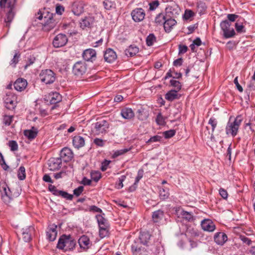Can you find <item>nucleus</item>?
<instances>
[{"label":"nucleus","mask_w":255,"mask_h":255,"mask_svg":"<svg viewBox=\"0 0 255 255\" xmlns=\"http://www.w3.org/2000/svg\"><path fill=\"white\" fill-rule=\"evenodd\" d=\"M76 246V241L71 235H63L59 239L57 248L64 252L73 251Z\"/></svg>","instance_id":"1"},{"label":"nucleus","mask_w":255,"mask_h":255,"mask_svg":"<svg viewBox=\"0 0 255 255\" xmlns=\"http://www.w3.org/2000/svg\"><path fill=\"white\" fill-rule=\"evenodd\" d=\"M243 121L241 115L238 116L233 122L230 120L226 127V132L227 135L235 137L238 133L240 125Z\"/></svg>","instance_id":"2"},{"label":"nucleus","mask_w":255,"mask_h":255,"mask_svg":"<svg viewBox=\"0 0 255 255\" xmlns=\"http://www.w3.org/2000/svg\"><path fill=\"white\" fill-rule=\"evenodd\" d=\"M99 227V236L101 238L108 237L110 235V225L108 221L101 215H96Z\"/></svg>","instance_id":"3"},{"label":"nucleus","mask_w":255,"mask_h":255,"mask_svg":"<svg viewBox=\"0 0 255 255\" xmlns=\"http://www.w3.org/2000/svg\"><path fill=\"white\" fill-rule=\"evenodd\" d=\"M94 125L93 132L96 135L106 133L109 128V122L104 119L98 120Z\"/></svg>","instance_id":"4"},{"label":"nucleus","mask_w":255,"mask_h":255,"mask_svg":"<svg viewBox=\"0 0 255 255\" xmlns=\"http://www.w3.org/2000/svg\"><path fill=\"white\" fill-rule=\"evenodd\" d=\"M39 78L41 81L45 84H51L56 79L55 74L50 69L42 70L40 74Z\"/></svg>","instance_id":"5"},{"label":"nucleus","mask_w":255,"mask_h":255,"mask_svg":"<svg viewBox=\"0 0 255 255\" xmlns=\"http://www.w3.org/2000/svg\"><path fill=\"white\" fill-rule=\"evenodd\" d=\"M148 248L135 239L131 245V251L133 255H142L147 252Z\"/></svg>","instance_id":"6"},{"label":"nucleus","mask_w":255,"mask_h":255,"mask_svg":"<svg viewBox=\"0 0 255 255\" xmlns=\"http://www.w3.org/2000/svg\"><path fill=\"white\" fill-rule=\"evenodd\" d=\"M87 70V65L81 61L76 62L72 67L73 74L78 77H81L85 74Z\"/></svg>","instance_id":"7"},{"label":"nucleus","mask_w":255,"mask_h":255,"mask_svg":"<svg viewBox=\"0 0 255 255\" xmlns=\"http://www.w3.org/2000/svg\"><path fill=\"white\" fill-rule=\"evenodd\" d=\"M48 190L55 196H61L68 200H72L73 198L72 194H70L64 191L59 190L54 185L52 184L48 186Z\"/></svg>","instance_id":"8"},{"label":"nucleus","mask_w":255,"mask_h":255,"mask_svg":"<svg viewBox=\"0 0 255 255\" xmlns=\"http://www.w3.org/2000/svg\"><path fill=\"white\" fill-rule=\"evenodd\" d=\"M68 40L66 34L59 33L54 38L52 44L54 47L60 48L65 46L67 44Z\"/></svg>","instance_id":"9"},{"label":"nucleus","mask_w":255,"mask_h":255,"mask_svg":"<svg viewBox=\"0 0 255 255\" xmlns=\"http://www.w3.org/2000/svg\"><path fill=\"white\" fill-rule=\"evenodd\" d=\"M47 15L48 16V17L46 16L44 17V24L43 26V29L45 31H49L55 27L56 22L55 20L53 18L52 13H48Z\"/></svg>","instance_id":"10"},{"label":"nucleus","mask_w":255,"mask_h":255,"mask_svg":"<svg viewBox=\"0 0 255 255\" xmlns=\"http://www.w3.org/2000/svg\"><path fill=\"white\" fill-rule=\"evenodd\" d=\"M78 244L81 250V252L87 251L92 245L89 238L86 235H83L79 239Z\"/></svg>","instance_id":"11"},{"label":"nucleus","mask_w":255,"mask_h":255,"mask_svg":"<svg viewBox=\"0 0 255 255\" xmlns=\"http://www.w3.org/2000/svg\"><path fill=\"white\" fill-rule=\"evenodd\" d=\"M59 158L65 162H69L73 158V153L70 148L64 147L60 151Z\"/></svg>","instance_id":"12"},{"label":"nucleus","mask_w":255,"mask_h":255,"mask_svg":"<svg viewBox=\"0 0 255 255\" xmlns=\"http://www.w3.org/2000/svg\"><path fill=\"white\" fill-rule=\"evenodd\" d=\"M131 15L135 22H139L143 20L145 14L142 8H136L132 11Z\"/></svg>","instance_id":"13"},{"label":"nucleus","mask_w":255,"mask_h":255,"mask_svg":"<svg viewBox=\"0 0 255 255\" xmlns=\"http://www.w3.org/2000/svg\"><path fill=\"white\" fill-rule=\"evenodd\" d=\"M152 235L148 231H141L137 238V240L148 247L150 244L151 238Z\"/></svg>","instance_id":"14"},{"label":"nucleus","mask_w":255,"mask_h":255,"mask_svg":"<svg viewBox=\"0 0 255 255\" xmlns=\"http://www.w3.org/2000/svg\"><path fill=\"white\" fill-rule=\"evenodd\" d=\"M48 167L50 170L54 171L61 168L62 161L59 157H52L48 160Z\"/></svg>","instance_id":"15"},{"label":"nucleus","mask_w":255,"mask_h":255,"mask_svg":"<svg viewBox=\"0 0 255 255\" xmlns=\"http://www.w3.org/2000/svg\"><path fill=\"white\" fill-rule=\"evenodd\" d=\"M82 56L85 61L93 62L96 58V51L91 48L86 49L84 51Z\"/></svg>","instance_id":"16"},{"label":"nucleus","mask_w":255,"mask_h":255,"mask_svg":"<svg viewBox=\"0 0 255 255\" xmlns=\"http://www.w3.org/2000/svg\"><path fill=\"white\" fill-rule=\"evenodd\" d=\"M2 189L3 193L2 194L1 199L5 203L8 204L12 199L11 192L7 184L2 186Z\"/></svg>","instance_id":"17"},{"label":"nucleus","mask_w":255,"mask_h":255,"mask_svg":"<svg viewBox=\"0 0 255 255\" xmlns=\"http://www.w3.org/2000/svg\"><path fill=\"white\" fill-rule=\"evenodd\" d=\"M104 60L108 63H112L117 58L116 53L111 48H108L104 55Z\"/></svg>","instance_id":"18"},{"label":"nucleus","mask_w":255,"mask_h":255,"mask_svg":"<svg viewBox=\"0 0 255 255\" xmlns=\"http://www.w3.org/2000/svg\"><path fill=\"white\" fill-rule=\"evenodd\" d=\"M201 227L206 231L213 232L215 229V225L210 219H205L201 222Z\"/></svg>","instance_id":"19"},{"label":"nucleus","mask_w":255,"mask_h":255,"mask_svg":"<svg viewBox=\"0 0 255 255\" xmlns=\"http://www.w3.org/2000/svg\"><path fill=\"white\" fill-rule=\"evenodd\" d=\"M15 98L14 96H11L7 95L4 98V101L5 104V107L8 110H13L16 107V102L14 100Z\"/></svg>","instance_id":"20"},{"label":"nucleus","mask_w":255,"mask_h":255,"mask_svg":"<svg viewBox=\"0 0 255 255\" xmlns=\"http://www.w3.org/2000/svg\"><path fill=\"white\" fill-rule=\"evenodd\" d=\"M177 23L176 21L173 18L166 17V20L164 21V29L166 32L169 33L173 29V27Z\"/></svg>","instance_id":"21"},{"label":"nucleus","mask_w":255,"mask_h":255,"mask_svg":"<svg viewBox=\"0 0 255 255\" xmlns=\"http://www.w3.org/2000/svg\"><path fill=\"white\" fill-rule=\"evenodd\" d=\"M27 85L26 80L23 78H18L14 83V87L16 90L21 92L24 90Z\"/></svg>","instance_id":"22"},{"label":"nucleus","mask_w":255,"mask_h":255,"mask_svg":"<svg viewBox=\"0 0 255 255\" xmlns=\"http://www.w3.org/2000/svg\"><path fill=\"white\" fill-rule=\"evenodd\" d=\"M149 116L148 112L146 108L140 106L136 111V116L140 121H144L146 120Z\"/></svg>","instance_id":"23"},{"label":"nucleus","mask_w":255,"mask_h":255,"mask_svg":"<svg viewBox=\"0 0 255 255\" xmlns=\"http://www.w3.org/2000/svg\"><path fill=\"white\" fill-rule=\"evenodd\" d=\"M228 237L223 232L216 233L214 235L215 242L219 245H223L227 241Z\"/></svg>","instance_id":"24"},{"label":"nucleus","mask_w":255,"mask_h":255,"mask_svg":"<svg viewBox=\"0 0 255 255\" xmlns=\"http://www.w3.org/2000/svg\"><path fill=\"white\" fill-rule=\"evenodd\" d=\"M7 7L9 8V10L6 13L4 21L6 23V26L9 27L10 22L12 21L14 16L15 12L14 10L15 6H7Z\"/></svg>","instance_id":"25"},{"label":"nucleus","mask_w":255,"mask_h":255,"mask_svg":"<svg viewBox=\"0 0 255 255\" xmlns=\"http://www.w3.org/2000/svg\"><path fill=\"white\" fill-rule=\"evenodd\" d=\"M33 229L32 227H29L25 229H22V239L25 242H29L31 240V232Z\"/></svg>","instance_id":"26"},{"label":"nucleus","mask_w":255,"mask_h":255,"mask_svg":"<svg viewBox=\"0 0 255 255\" xmlns=\"http://www.w3.org/2000/svg\"><path fill=\"white\" fill-rule=\"evenodd\" d=\"M121 114L123 118L130 120L134 117V113L131 108H125L121 110Z\"/></svg>","instance_id":"27"},{"label":"nucleus","mask_w":255,"mask_h":255,"mask_svg":"<svg viewBox=\"0 0 255 255\" xmlns=\"http://www.w3.org/2000/svg\"><path fill=\"white\" fill-rule=\"evenodd\" d=\"M178 91L171 90L168 91L165 95V98L168 101L172 102L176 99H179L181 95L177 93Z\"/></svg>","instance_id":"28"},{"label":"nucleus","mask_w":255,"mask_h":255,"mask_svg":"<svg viewBox=\"0 0 255 255\" xmlns=\"http://www.w3.org/2000/svg\"><path fill=\"white\" fill-rule=\"evenodd\" d=\"M73 145L75 148L77 149L84 146L85 145L84 138L81 136H75L73 138Z\"/></svg>","instance_id":"29"},{"label":"nucleus","mask_w":255,"mask_h":255,"mask_svg":"<svg viewBox=\"0 0 255 255\" xmlns=\"http://www.w3.org/2000/svg\"><path fill=\"white\" fill-rule=\"evenodd\" d=\"M72 11L76 15H80L84 12V5L82 2L74 3L72 6Z\"/></svg>","instance_id":"30"},{"label":"nucleus","mask_w":255,"mask_h":255,"mask_svg":"<svg viewBox=\"0 0 255 255\" xmlns=\"http://www.w3.org/2000/svg\"><path fill=\"white\" fill-rule=\"evenodd\" d=\"M37 133L38 130L34 127H32L31 129H27L24 131V135L30 140L34 139Z\"/></svg>","instance_id":"31"},{"label":"nucleus","mask_w":255,"mask_h":255,"mask_svg":"<svg viewBox=\"0 0 255 255\" xmlns=\"http://www.w3.org/2000/svg\"><path fill=\"white\" fill-rule=\"evenodd\" d=\"M94 18L91 16L85 17L82 19L80 22V27L82 29L86 27H90L91 25L93 23Z\"/></svg>","instance_id":"32"},{"label":"nucleus","mask_w":255,"mask_h":255,"mask_svg":"<svg viewBox=\"0 0 255 255\" xmlns=\"http://www.w3.org/2000/svg\"><path fill=\"white\" fill-rule=\"evenodd\" d=\"M152 220L154 223H159L164 217V212L161 210H158L152 213Z\"/></svg>","instance_id":"33"},{"label":"nucleus","mask_w":255,"mask_h":255,"mask_svg":"<svg viewBox=\"0 0 255 255\" xmlns=\"http://www.w3.org/2000/svg\"><path fill=\"white\" fill-rule=\"evenodd\" d=\"M138 47L131 45L125 50V53L127 56L132 57L138 52Z\"/></svg>","instance_id":"34"},{"label":"nucleus","mask_w":255,"mask_h":255,"mask_svg":"<svg viewBox=\"0 0 255 255\" xmlns=\"http://www.w3.org/2000/svg\"><path fill=\"white\" fill-rule=\"evenodd\" d=\"M207 6L204 1H198L197 2V10L198 12L200 14H203L206 12Z\"/></svg>","instance_id":"35"},{"label":"nucleus","mask_w":255,"mask_h":255,"mask_svg":"<svg viewBox=\"0 0 255 255\" xmlns=\"http://www.w3.org/2000/svg\"><path fill=\"white\" fill-rule=\"evenodd\" d=\"M16 0H0V7L1 8H5L7 2V6H15Z\"/></svg>","instance_id":"36"},{"label":"nucleus","mask_w":255,"mask_h":255,"mask_svg":"<svg viewBox=\"0 0 255 255\" xmlns=\"http://www.w3.org/2000/svg\"><path fill=\"white\" fill-rule=\"evenodd\" d=\"M61 96L58 93L55 92L53 93L51 96L50 103L51 104H56L61 101Z\"/></svg>","instance_id":"37"},{"label":"nucleus","mask_w":255,"mask_h":255,"mask_svg":"<svg viewBox=\"0 0 255 255\" xmlns=\"http://www.w3.org/2000/svg\"><path fill=\"white\" fill-rule=\"evenodd\" d=\"M166 15L160 13L156 16L155 21L159 24H164V21L166 20Z\"/></svg>","instance_id":"38"},{"label":"nucleus","mask_w":255,"mask_h":255,"mask_svg":"<svg viewBox=\"0 0 255 255\" xmlns=\"http://www.w3.org/2000/svg\"><path fill=\"white\" fill-rule=\"evenodd\" d=\"M156 38L155 36L152 34H150L146 39V43L147 46H152L154 42H156Z\"/></svg>","instance_id":"39"},{"label":"nucleus","mask_w":255,"mask_h":255,"mask_svg":"<svg viewBox=\"0 0 255 255\" xmlns=\"http://www.w3.org/2000/svg\"><path fill=\"white\" fill-rule=\"evenodd\" d=\"M17 176L18 178L20 180H23L25 179L26 178V174H25V169L24 166H21L18 171L17 173Z\"/></svg>","instance_id":"40"},{"label":"nucleus","mask_w":255,"mask_h":255,"mask_svg":"<svg viewBox=\"0 0 255 255\" xmlns=\"http://www.w3.org/2000/svg\"><path fill=\"white\" fill-rule=\"evenodd\" d=\"M127 178V176L123 175L120 177L118 179V180L116 183L115 187L117 189H120L122 188L124 186L123 182Z\"/></svg>","instance_id":"41"},{"label":"nucleus","mask_w":255,"mask_h":255,"mask_svg":"<svg viewBox=\"0 0 255 255\" xmlns=\"http://www.w3.org/2000/svg\"><path fill=\"white\" fill-rule=\"evenodd\" d=\"M169 193L168 189L162 188L159 191V198L161 200H164L168 198Z\"/></svg>","instance_id":"42"},{"label":"nucleus","mask_w":255,"mask_h":255,"mask_svg":"<svg viewBox=\"0 0 255 255\" xmlns=\"http://www.w3.org/2000/svg\"><path fill=\"white\" fill-rule=\"evenodd\" d=\"M208 124L210 125L212 127V131L211 133V137L212 138L213 135V133L215 130V129L216 127H217V121L216 120V119L214 118H211L210 120H209Z\"/></svg>","instance_id":"43"},{"label":"nucleus","mask_w":255,"mask_h":255,"mask_svg":"<svg viewBox=\"0 0 255 255\" xmlns=\"http://www.w3.org/2000/svg\"><path fill=\"white\" fill-rule=\"evenodd\" d=\"M181 215L184 219L189 222H192L194 220L193 216L190 212L183 211Z\"/></svg>","instance_id":"44"},{"label":"nucleus","mask_w":255,"mask_h":255,"mask_svg":"<svg viewBox=\"0 0 255 255\" xmlns=\"http://www.w3.org/2000/svg\"><path fill=\"white\" fill-rule=\"evenodd\" d=\"M103 4L105 9L107 10H111L115 7V3L111 0H105L103 1Z\"/></svg>","instance_id":"45"},{"label":"nucleus","mask_w":255,"mask_h":255,"mask_svg":"<svg viewBox=\"0 0 255 255\" xmlns=\"http://www.w3.org/2000/svg\"><path fill=\"white\" fill-rule=\"evenodd\" d=\"M235 34V31L233 28H232L231 30L229 28L227 31L223 32V36L225 38L233 37Z\"/></svg>","instance_id":"46"},{"label":"nucleus","mask_w":255,"mask_h":255,"mask_svg":"<svg viewBox=\"0 0 255 255\" xmlns=\"http://www.w3.org/2000/svg\"><path fill=\"white\" fill-rule=\"evenodd\" d=\"M170 84L172 87H173L175 88V90H176V91H179L181 89V87H182L181 84L178 81H176V80L172 79L170 81Z\"/></svg>","instance_id":"47"},{"label":"nucleus","mask_w":255,"mask_h":255,"mask_svg":"<svg viewBox=\"0 0 255 255\" xmlns=\"http://www.w3.org/2000/svg\"><path fill=\"white\" fill-rule=\"evenodd\" d=\"M231 24V22L228 20H225L222 21L220 23V27L222 31L223 32L225 31H227L229 28H230Z\"/></svg>","instance_id":"48"},{"label":"nucleus","mask_w":255,"mask_h":255,"mask_svg":"<svg viewBox=\"0 0 255 255\" xmlns=\"http://www.w3.org/2000/svg\"><path fill=\"white\" fill-rule=\"evenodd\" d=\"M13 118V116H7V115L3 116V124H4L5 126H9L12 121Z\"/></svg>","instance_id":"49"},{"label":"nucleus","mask_w":255,"mask_h":255,"mask_svg":"<svg viewBox=\"0 0 255 255\" xmlns=\"http://www.w3.org/2000/svg\"><path fill=\"white\" fill-rule=\"evenodd\" d=\"M176 133V131L174 129H170L169 130H167L164 131L163 132V135H164L165 138H170L173 137Z\"/></svg>","instance_id":"50"},{"label":"nucleus","mask_w":255,"mask_h":255,"mask_svg":"<svg viewBox=\"0 0 255 255\" xmlns=\"http://www.w3.org/2000/svg\"><path fill=\"white\" fill-rule=\"evenodd\" d=\"M8 145L12 151H16L18 149V144L15 140H9L8 142Z\"/></svg>","instance_id":"51"},{"label":"nucleus","mask_w":255,"mask_h":255,"mask_svg":"<svg viewBox=\"0 0 255 255\" xmlns=\"http://www.w3.org/2000/svg\"><path fill=\"white\" fill-rule=\"evenodd\" d=\"M20 54L19 53H15L14 54L13 58L11 60L10 64L12 67H15L16 64L19 61V58L20 57Z\"/></svg>","instance_id":"52"},{"label":"nucleus","mask_w":255,"mask_h":255,"mask_svg":"<svg viewBox=\"0 0 255 255\" xmlns=\"http://www.w3.org/2000/svg\"><path fill=\"white\" fill-rule=\"evenodd\" d=\"M91 176L92 180L95 182H98L101 178V173L98 171L92 172Z\"/></svg>","instance_id":"53"},{"label":"nucleus","mask_w":255,"mask_h":255,"mask_svg":"<svg viewBox=\"0 0 255 255\" xmlns=\"http://www.w3.org/2000/svg\"><path fill=\"white\" fill-rule=\"evenodd\" d=\"M156 122L158 125H164L165 124L164 119L161 113L158 114L156 118Z\"/></svg>","instance_id":"54"},{"label":"nucleus","mask_w":255,"mask_h":255,"mask_svg":"<svg viewBox=\"0 0 255 255\" xmlns=\"http://www.w3.org/2000/svg\"><path fill=\"white\" fill-rule=\"evenodd\" d=\"M162 137L161 136L156 135L151 137L146 142V143H150L153 142L160 141Z\"/></svg>","instance_id":"55"},{"label":"nucleus","mask_w":255,"mask_h":255,"mask_svg":"<svg viewBox=\"0 0 255 255\" xmlns=\"http://www.w3.org/2000/svg\"><path fill=\"white\" fill-rule=\"evenodd\" d=\"M235 28L236 31L238 33H243L245 32V27L242 24H240L239 22H236L235 23Z\"/></svg>","instance_id":"56"},{"label":"nucleus","mask_w":255,"mask_h":255,"mask_svg":"<svg viewBox=\"0 0 255 255\" xmlns=\"http://www.w3.org/2000/svg\"><path fill=\"white\" fill-rule=\"evenodd\" d=\"M105 141L101 138H96L94 139L93 143L97 145V146L103 147L105 145Z\"/></svg>","instance_id":"57"},{"label":"nucleus","mask_w":255,"mask_h":255,"mask_svg":"<svg viewBox=\"0 0 255 255\" xmlns=\"http://www.w3.org/2000/svg\"><path fill=\"white\" fill-rule=\"evenodd\" d=\"M159 5V2L158 0L151 1L149 3V9L150 10H155Z\"/></svg>","instance_id":"58"},{"label":"nucleus","mask_w":255,"mask_h":255,"mask_svg":"<svg viewBox=\"0 0 255 255\" xmlns=\"http://www.w3.org/2000/svg\"><path fill=\"white\" fill-rule=\"evenodd\" d=\"M84 190V187L80 186L78 188L75 189L73 191V194L77 197L79 196Z\"/></svg>","instance_id":"59"},{"label":"nucleus","mask_w":255,"mask_h":255,"mask_svg":"<svg viewBox=\"0 0 255 255\" xmlns=\"http://www.w3.org/2000/svg\"><path fill=\"white\" fill-rule=\"evenodd\" d=\"M111 162V161L110 160L105 159L102 163L101 170L102 171H105L107 169L108 166Z\"/></svg>","instance_id":"60"},{"label":"nucleus","mask_w":255,"mask_h":255,"mask_svg":"<svg viewBox=\"0 0 255 255\" xmlns=\"http://www.w3.org/2000/svg\"><path fill=\"white\" fill-rule=\"evenodd\" d=\"M46 235L47 237V239L50 241H53L55 240L56 236H57V233H52L50 232L47 231L46 232Z\"/></svg>","instance_id":"61"},{"label":"nucleus","mask_w":255,"mask_h":255,"mask_svg":"<svg viewBox=\"0 0 255 255\" xmlns=\"http://www.w3.org/2000/svg\"><path fill=\"white\" fill-rule=\"evenodd\" d=\"M240 239L243 242V243L248 246L250 245L252 242L249 238L244 235H241L240 236Z\"/></svg>","instance_id":"62"},{"label":"nucleus","mask_w":255,"mask_h":255,"mask_svg":"<svg viewBox=\"0 0 255 255\" xmlns=\"http://www.w3.org/2000/svg\"><path fill=\"white\" fill-rule=\"evenodd\" d=\"M89 211L90 212H92L94 213L97 212V213H101L102 212V210L101 209L98 208V207H97L96 206H95V205H92V206H90Z\"/></svg>","instance_id":"63"},{"label":"nucleus","mask_w":255,"mask_h":255,"mask_svg":"<svg viewBox=\"0 0 255 255\" xmlns=\"http://www.w3.org/2000/svg\"><path fill=\"white\" fill-rule=\"evenodd\" d=\"M219 194L221 195V196L224 199H227L228 198V194L227 191L223 189V188H220L219 190Z\"/></svg>","instance_id":"64"}]
</instances>
